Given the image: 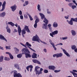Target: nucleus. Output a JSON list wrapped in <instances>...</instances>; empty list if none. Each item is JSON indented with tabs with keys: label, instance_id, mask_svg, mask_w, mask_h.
Returning <instances> with one entry per match:
<instances>
[{
	"label": "nucleus",
	"instance_id": "nucleus-1",
	"mask_svg": "<svg viewBox=\"0 0 77 77\" xmlns=\"http://www.w3.org/2000/svg\"><path fill=\"white\" fill-rule=\"evenodd\" d=\"M22 52H24L25 55V57L26 58H28L29 57H31V55L29 54L30 52L29 50L27 49H26L25 48H23L22 49Z\"/></svg>",
	"mask_w": 77,
	"mask_h": 77
},
{
	"label": "nucleus",
	"instance_id": "nucleus-2",
	"mask_svg": "<svg viewBox=\"0 0 77 77\" xmlns=\"http://www.w3.org/2000/svg\"><path fill=\"white\" fill-rule=\"evenodd\" d=\"M39 68H40L38 66H36L35 67V71L36 72V74H38V75H39V74H42V71H43V69L41 68L40 69V71L39 70Z\"/></svg>",
	"mask_w": 77,
	"mask_h": 77
},
{
	"label": "nucleus",
	"instance_id": "nucleus-3",
	"mask_svg": "<svg viewBox=\"0 0 77 77\" xmlns=\"http://www.w3.org/2000/svg\"><path fill=\"white\" fill-rule=\"evenodd\" d=\"M44 23H45L43 24L44 26H42L43 29H47V24H48V21L47 19L45 18L44 19V20L43 21Z\"/></svg>",
	"mask_w": 77,
	"mask_h": 77
},
{
	"label": "nucleus",
	"instance_id": "nucleus-4",
	"mask_svg": "<svg viewBox=\"0 0 77 77\" xmlns=\"http://www.w3.org/2000/svg\"><path fill=\"white\" fill-rule=\"evenodd\" d=\"M20 44L21 45H23L24 47H26V46H29V47H32V45L31 44H30L28 42H27L25 44V45H24L23 44L20 43Z\"/></svg>",
	"mask_w": 77,
	"mask_h": 77
},
{
	"label": "nucleus",
	"instance_id": "nucleus-5",
	"mask_svg": "<svg viewBox=\"0 0 77 77\" xmlns=\"http://www.w3.org/2000/svg\"><path fill=\"white\" fill-rule=\"evenodd\" d=\"M32 41H39V37L37 35H36L35 36L33 37Z\"/></svg>",
	"mask_w": 77,
	"mask_h": 77
},
{
	"label": "nucleus",
	"instance_id": "nucleus-6",
	"mask_svg": "<svg viewBox=\"0 0 77 77\" xmlns=\"http://www.w3.org/2000/svg\"><path fill=\"white\" fill-rule=\"evenodd\" d=\"M6 3V1L4 2L3 4L2 5V9L0 10L1 12H2V11H3L5 10Z\"/></svg>",
	"mask_w": 77,
	"mask_h": 77
},
{
	"label": "nucleus",
	"instance_id": "nucleus-7",
	"mask_svg": "<svg viewBox=\"0 0 77 77\" xmlns=\"http://www.w3.org/2000/svg\"><path fill=\"white\" fill-rule=\"evenodd\" d=\"M30 68V72H31L32 70V68H33V66L30 65L27 66L26 67V69L28 71H29V68Z\"/></svg>",
	"mask_w": 77,
	"mask_h": 77
},
{
	"label": "nucleus",
	"instance_id": "nucleus-8",
	"mask_svg": "<svg viewBox=\"0 0 77 77\" xmlns=\"http://www.w3.org/2000/svg\"><path fill=\"white\" fill-rule=\"evenodd\" d=\"M17 6L16 5H14L11 7V8L12 9L11 10L13 12H14L16 9H17Z\"/></svg>",
	"mask_w": 77,
	"mask_h": 77
},
{
	"label": "nucleus",
	"instance_id": "nucleus-9",
	"mask_svg": "<svg viewBox=\"0 0 77 77\" xmlns=\"http://www.w3.org/2000/svg\"><path fill=\"white\" fill-rule=\"evenodd\" d=\"M32 61L33 62L35 63H37V64H38L39 65H41V64L40 62L38 60H37L33 59L32 60Z\"/></svg>",
	"mask_w": 77,
	"mask_h": 77
},
{
	"label": "nucleus",
	"instance_id": "nucleus-10",
	"mask_svg": "<svg viewBox=\"0 0 77 77\" xmlns=\"http://www.w3.org/2000/svg\"><path fill=\"white\" fill-rule=\"evenodd\" d=\"M37 54L35 53H33V54L32 55V57L33 59H37Z\"/></svg>",
	"mask_w": 77,
	"mask_h": 77
},
{
	"label": "nucleus",
	"instance_id": "nucleus-11",
	"mask_svg": "<svg viewBox=\"0 0 77 77\" xmlns=\"http://www.w3.org/2000/svg\"><path fill=\"white\" fill-rule=\"evenodd\" d=\"M48 68L49 69L54 71L55 68H56V67H55V66H48Z\"/></svg>",
	"mask_w": 77,
	"mask_h": 77
},
{
	"label": "nucleus",
	"instance_id": "nucleus-12",
	"mask_svg": "<svg viewBox=\"0 0 77 77\" xmlns=\"http://www.w3.org/2000/svg\"><path fill=\"white\" fill-rule=\"evenodd\" d=\"M5 53L6 54H7L9 55L10 58L11 59H14V57H13V56L12 55V54H11V53L8 52H6Z\"/></svg>",
	"mask_w": 77,
	"mask_h": 77
},
{
	"label": "nucleus",
	"instance_id": "nucleus-13",
	"mask_svg": "<svg viewBox=\"0 0 77 77\" xmlns=\"http://www.w3.org/2000/svg\"><path fill=\"white\" fill-rule=\"evenodd\" d=\"M63 51L64 54H65L67 56H68V57H70V55H69L68 53L66 52V51L65 50L63 49Z\"/></svg>",
	"mask_w": 77,
	"mask_h": 77
},
{
	"label": "nucleus",
	"instance_id": "nucleus-14",
	"mask_svg": "<svg viewBox=\"0 0 77 77\" xmlns=\"http://www.w3.org/2000/svg\"><path fill=\"white\" fill-rule=\"evenodd\" d=\"M0 39L2 40H4L6 42H7V40L5 38V37L2 35H0Z\"/></svg>",
	"mask_w": 77,
	"mask_h": 77
},
{
	"label": "nucleus",
	"instance_id": "nucleus-15",
	"mask_svg": "<svg viewBox=\"0 0 77 77\" xmlns=\"http://www.w3.org/2000/svg\"><path fill=\"white\" fill-rule=\"evenodd\" d=\"M18 31L19 33V35H21V27H20V25H19L18 26Z\"/></svg>",
	"mask_w": 77,
	"mask_h": 77
},
{
	"label": "nucleus",
	"instance_id": "nucleus-16",
	"mask_svg": "<svg viewBox=\"0 0 77 77\" xmlns=\"http://www.w3.org/2000/svg\"><path fill=\"white\" fill-rule=\"evenodd\" d=\"M6 15V13L5 12H3L1 14H0V17H5V16Z\"/></svg>",
	"mask_w": 77,
	"mask_h": 77
},
{
	"label": "nucleus",
	"instance_id": "nucleus-17",
	"mask_svg": "<svg viewBox=\"0 0 77 77\" xmlns=\"http://www.w3.org/2000/svg\"><path fill=\"white\" fill-rule=\"evenodd\" d=\"M24 29H25V30L27 32H28V33H30V30L27 26H25Z\"/></svg>",
	"mask_w": 77,
	"mask_h": 77
},
{
	"label": "nucleus",
	"instance_id": "nucleus-18",
	"mask_svg": "<svg viewBox=\"0 0 77 77\" xmlns=\"http://www.w3.org/2000/svg\"><path fill=\"white\" fill-rule=\"evenodd\" d=\"M39 14L40 15V16L41 17V18L42 20H43L44 18V19H45V18H45V16H44V15L43 14L41 13H39Z\"/></svg>",
	"mask_w": 77,
	"mask_h": 77
},
{
	"label": "nucleus",
	"instance_id": "nucleus-19",
	"mask_svg": "<svg viewBox=\"0 0 77 77\" xmlns=\"http://www.w3.org/2000/svg\"><path fill=\"white\" fill-rule=\"evenodd\" d=\"M18 75V73H17V72L16 71H14V77H17Z\"/></svg>",
	"mask_w": 77,
	"mask_h": 77
},
{
	"label": "nucleus",
	"instance_id": "nucleus-20",
	"mask_svg": "<svg viewBox=\"0 0 77 77\" xmlns=\"http://www.w3.org/2000/svg\"><path fill=\"white\" fill-rule=\"evenodd\" d=\"M57 54V58L61 57H62V56L63 55V54L61 53H60L59 54Z\"/></svg>",
	"mask_w": 77,
	"mask_h": 77
},
{
	"label": "nucleus",
	"instance_id": "nucleus-21",
	"mask_svg": "<svg viewBox=\"0 0 77 77\" xmlns=\"http://www.w3.org/2000/svg\"><path fill=\"white\" fill-rule=\"evenodd\" d=\"M14 66L17 68V69H20V66H19V65H18L17 64H15L14 65Z\"/></svg>",
	"mask_w": 77,
	"mask_h": 77
},
{
	"label": "nucleus",
	"instance_id": "nucleus-22",
	"mask_svg": "<svg viewBox=\"0 0 77 77\" xmlns=\"http://www.w3.org/2000/svg\"><path fill=\"white\" fill-rule=\"evenodd\" d=\"M6 29H7V31L8 32V33H11V29H10V28H9L8 26H7Z\"/></svg>",
	"mask_w": 77,
	"mask_h": 77
},
{
	"label": "nucleus",
	"instance_id": "nucleus-23",
	"mask_svg": "<svg viewBox=\"0 0 77 77\" xmlns=\"http://www.w3.org/2000/svg\"><path fill=\"white\" fill-rule=\"evenodd\" d=\"M72 18H71L69 22L68 23L70 24V25H72L73 24V20L72 19Z\"/></svg>",
	"mask_w": 77,
	"mask_h": 77
},
{
	"label": "nucleus",
	"instance_id": "nucleus-24",
	"mask_svg": "<svg viewBox=\"0 0 77 77\" xmlns=\"http://www.w3.org/2000/svg\"><path fill=\"white\" fill-rule=\"evenodd\" d=\"M15 48L14 51L15 53L16 54H18V52H19V49L16 48Z\"/></svg>",
	"mask_w": 77,
	"mask_h": 77
},
{
	"label": "nucleus",
	"instance_id": "nucleus-25",
	"mask_svg": "<svg viewBox=\"0 0 77 77\" xmlns=\"http://www.w3.org/2000/svg\"><path fill=\"white\" fill-rule=\"evenodd\" d=\"M53 26L54 27H57L58 26V24L57 23L54 22L53 24Z\"/></svg>",
	"mask_w": 77,
	"mask_h": 77
},
{
	"label": "nucleus",
	"instance_id": "nucleus-26",
	"mask_svg": "<svg viewBox=\"0 0 77 77\" xmlns=\"http://www.w3.org/2000/svg\"><path fill=\"white\" fill-rule=\"evenodd\" d=\"M72 35L73 36H75L76 35V33H75V31L74 30H72L71 32Z\"/></svg>",
	"mask_w": 77,
	"mask_h": 77
},
{
	"label": "nucleus",
	"instance_id": "nucleus-27",
	"mask_svg": "<svg viewBox=\"0 0 77 77\" xmlns=\"http://www.w3.org/2000/svg\"><path fill=\"white\" fill-rule=\"evenodd\" d=\"M4 57L3 56H2L0 57V62H2L3 61V59Z\"/></svg>",
	"mask_w": 77,
	"mask_h": 77
},
{
	"label": "nucleus",
	"instance_id": "nucleus-28",
	"mask_svg": "<svg viewBox=\"0 0 77 77\" xmlns=\"http://www.w3.org/2000/svg\"><path fill=\"white\" fill-rule=\"evenodd\" d=\"M58 33V31L57 30L55 31L52 32V34L53 35H57Z\"/></svg>",
	"mask_w": 77,
	"mask_h": 77
},
{
	"label": "nucleus",
	"instance_id": "nucleus-29",
	"mask_svg": "<svg viewBox=\"0 0 77 77\" xmlns=\"http://www.w3.org/2000/svg\"><path fill=\"white\" fill-rule=\"evenodd\" d=\"M8 24H10L11 26H14V24L12 22H9L8 23Z\"/></svg>",
	"mask_w": 77,
	"mask_h": 77
},
{
	"label": "nucleus",
	"instance_id": "nucleus-30",
	"mask_svg": "<svg viewBox=\"0 0 77 77\" xmlns=\"http://www.w3.org/2000/svg\"><path fill=\"white\" fill-rule=\"evenodd\" d=\"M48 28L50 30H51V25L50 24H49L48 25Z\"/></svg>",
	"mask_w": 77,
	"mask_h": 77
},
{
	"label": "nucleus",
	"instance_id": "nucleus-31",
	"mask_svg": "<svg viewBox=\"0 0 77 77\" xmlns=\"http://www.w3.org/2000/svg\"><path fill=\"white\" fill-rule=\"evenodd\" d=\"M4 60H7V61H9L10 60V58L5 57L4 58Z\"/></svg>",
	"mask_w": 77,
	"mask_h": 77
},
{
	"label": "nucleus",
	"instance_id": "nucleus-32",
	"mask_svg": "<svg viewBox=\"0 0 77 77\" xmlns=\"http://www.w3.org/2000/svg\"><path fill=\"white\" fill-rule=\"evenodd\" d=\"M17 57L18 58H21V57H22V54H20L17 55Z\"/></svg>",
	"mask_w": 77,
	"mask_h": 77
},
{
	"label": "nucleus",
	"instance_id": "nucleus-33",
	"mask_svg": "<svg viewBox=\"0 0 77 77\" xmlns=\"http://www.w3.org/2000/svg\"><path fill=\"white\" fill-rule=\"evenodd\" d=\"M28 4H29V2H28V1H26L24 4H23V6H26V5H28Z\"/></svg>",
	"mask_w": 77,
	"mask_h": 77
},
{
	"label": "nucleus",
	"instance_id": "nucleus-34",
	"mask_svg": "<svg viewBox=\"0 0 77 77\" xmlns=\"http://www.w3.org/2000/svg\"><path fill=\"white\" fill-rule=\"evenodd\" d=\"M71 47L72 50H75V49L76 48V47L75 46V45H72L71 46Z\"/></svg>",
	"mask_w": 77,
	"mask_h": 77
},
{
	"label": "nucleus",
	"instance_id": "nucleus-35",
	"mask_svg": "<svg viewBox=\"0 0 77 77\" xmlns=\"http://www.w3.org/2000/svg\"><path fill=\"white\" fill-rule=\"evenodd\" d=\"M41 6L39 5H38L37 6V8L38 9V10L39 11H41V9H40V8Z\"/></svg>",
	"mask_w": 77,
	"mask_h": 77
},
{
	"label": "nucleus",
	"instance_id": "nucleus-36",
	"mask_svg": "<svg viewBox=\"0 0 77 77\" xmlns=\"http://www.w3.org/2000/svg\"><path fill=\"white\" fill-rule=\"evenodd\" d=\"M72 20H73V21H74L75 22H77V17L75 19L72 18Z\"/></svg>",
	"mask_w": 77,
	"mask_h": 77
},
{
	"label": "nucleus",
	"instance_id": "nucleus-37",
	"mask_svg": "<svg viewBox=\"0 0 77 77\" xmlns=\"http://www.w3.org/2000/svg\"><path fill=\"white\" fill-rule=\"evenodd\" d=\"M22 34H26V30L23 29L22 32Z\"/></svg>",
	"mask_w": 77,
	"mask_h": 77
},
{
	"label": "nucleus",
	"instance_id": "nucleus-38",
	"mask_svg": "<svg viewBox=\"0 0 77 77\" xmlns=\"http://www.w3.org/2000/svg\"><path fill=\"white\" fill-rule=\"evenodd\" d=\"M49 42H50V44H51L52 45H54V43L53 42H52V41L51 40H49Z\"/></svg>",
	"mask_w": 77,
	"mask_h": 77
},
{
	"label": "nucleus",
	"instance_id": "nucleus-39",
	"mask_svg": "<svg viewBox=\"0 0 77 77\" xmlns=\"http://www.w3.org/2000/svg\"><path fill=\"white\" fill-rule=\"evenodd\" d=\"M5 48L7 49V50H8H8H11V46H6L5 47Z\"/></svg>",
	"mask_w": 77,
	"mask_h": 77
},
{
	"label": "nucleus",
	"instance_id": "nucleus-40",
	"mask_svg": "<svg viewBox=\"0 0 77 77\" xmlns=\"http://www.w3.org/2000/svg\"><path fill=\"white\" fill-rule=\"evenodd\" d=\"M77 8V7L75 5H72V8L73 9H74V8Z\"/></svg>",
	"mask_w": 77,
	"mask_h": 77
},
{
	"label": "nucleus",
	"instance_id": "nucleus-41",
	"mask_svg": "<svg viewBox=\"0 0 77 77\" xmlns=\"http://www.w3.org/2000/svg\"><path fill=\"white\" fill-rule=\"evenodd\" d=\"M17 77H22V75H21V74L18 73Z\"/></svg>",
	"mask_w": 77,
	"mask_h": 77
},
{
	"label": "nucleus",
	"instance_id": "nucleus-42",
	"mask_svg": "<svg viewBox=\"0 0 77 77\" xmlns=\"http://www.w3.org/2000/svg\"><path fill=\"white\" fill-rule=\"evenodd\" d=\"M44 72L45 73H48V71L47 69H45L44 71Z\"/></svg>",
	"mask_w": 77,
	"mask_h": 77
},
{
	"label": "nucleus",
	"instance_id": "nucleus-43",
	"mask_svg": "<svg viewBox=\"0 0 77 77\" xmlns=\"http://www.w3.org/2000/svg\"><path fill=\"white\" fill-rule=\"evenodd\" d=\"M28 48H29V49H30V50H32V51H35V50H34V49L32 48H31L29 47V46H28Z\"/></svg>",
	"mask_w": 77,
	"mask_h": 77
},
{
	"label": "nucleus",
	"instance_id": "nucleus-44",
	"mask_svg": "<svg viewBox=\"0 0 77 77\" xmlns=\"http://www.w3.org/2000/svg\"><path fill=\"white\" fill-rule=\"evenodd\" d=\"M39 21V20L38 19H36L35 20V23H38Z\"/></svg>",
	"mask_w": 77,
	"mask_h": 77
},
{
	"label": "nucleus",
	"instance_id": "nucleus-45",
	"mask_svg": "<svg viewBox=\"0 0 77 77\" xmlns=\"http://www.w3.org/2000/svg\"><path fill=\"white\" fill-rule=\"evenodd\" d=\"M73 4V3H70L69 4H68L69 6L70 7H72V4Z\"/></svg>",
	"mask_w": 77,
	"mask_h": 77
},
{
	"label": "nucleus",
	"instance_id": "nucleus-46",
	"mask_svg": "<svg viewBox=\"0 0 77 77\" xmlns=\"http://www.w3.org/2000/svg\"><path fill=\"white\" fill-rule=\"evenodd\" d=\"M52 46H53V48H54V50H57L56 48V47H55V46L54 45V44L52 45Z\"/></svg>",
	"mask_w": 77,
	"mask_h": 77
},
{
	"label": "nucleus",
	"instance_id": "nucleus-47",
	"mask_svg": "<svg viewBox=\"0 0 77 77\" xmlns=\"http://www.w3.org/2000/svg\"><path fill=\"white\" fill-rule=\"evenodd\" d=\"M50 34L51 36L52 37H54V36H53V35H54L53 34V32H52V33H50Z\"/></svg>",
	"mask_w": 77,
	"mask_h": 77
},
{
	"label": "nucleus",
	"instance_id": "nucleus-48",
	"mask_svg": "<svg viewBox=\"0 0 77 77\" xmlns=\"http://www.w3.org/2000/svg\"><path fill=\"white\" fill-rule=\"evenodd\" d=\"M34 27L35 28H36V27H37V23H35L34 25Z\"/></svg>",
	"mask_w": 77,
	"mask_h": 77
},
{
	"label": "nucleus",
	"instance_id": "nucleus-49",
	"mask_svg": "<svg viewBox=\"0 0 77 77\" xmlns=\"http://www.w3.org/2000/svg\"><path fill=\"white\" fill-rule=\"evenodd\" d=\"M73 75L75 77H77V74L76 73H73Z\"/></svg>",
	"mask_w": 77,
	"mask_h": 77
},
{
	"label": "nucleus",
	"instance_id": "nucleus-50",
	"mask_svg": "<svg viewBox=\"0 0 77 77\" xmlns=\"http://www.w3.org/2000/svg\"><path fill=\"white\" fill-rule=\"evenodd\" d=\"M60 70H55L54 71V72L55 73L59 72H60Z\"/></svg>",
	"mask_w": 77,
	"mask_h": 77
},
{
	"label": "nucleus",
	"instance_id": "nucleus-51",
	"mask_svg": "<svg viewBox=\"0 0 77 77\" xmlns=\"http://www.w3.org/2000/svg\"><path fill=\"white\" fill-rule=\"evenodd\" d=\"M68 38V37H63L62 38V39L63 40H65V39H67Z\"/></svg>",
	"mask_w": 77,
	"mask_h": 77
},
{
	"label": "nucleus",
	"instance_id": "nucleus-52",
	"mask_svg": "<svg viewBox=\"0 0 77 77\" xmlns=\"http://www.w3.org/2000/svg\"><path fill=\"white\" fill-rule=\"evenodd\" d=\"M24 17L25 18H28V17L26 14L24 15Z\"/></svg>",
	"mask_w": 77,
	"mask_h": 77
},
{
	"label": "nucleus",
	"instance_id": "nucleus-53",
	"mask_svg": "<svg viewBox=\"0 0 77 77\" xmlns=\"http://www.w3.org/2000/svg\"><path fill=\"white\" fill-rule=\"evenodd\" d=\"M20 18L21 20H23V16L22 15H21L20 16Z\"/></svg>",
	"mask_w": 77,
	"mask_h": 77
},
{
	"label": "nucleus",
	"instance_id": "nucleus-54",
	"mask_svg": "<svg viewBox=\"0 0 77 77\" xmlns=\"http://www.w3.org/2000/svg\"><path fill=\"white\" fill-rule=\"evenodd\" d=\"M40 41L42 42V43H43V44H47V43H45V42H42L41 40H40Z\"/></svg>",
	"mask_w": 77,
	"mask_h": 77
},
{
	"label": "nucleus",
	"instance_id": "nucleus-55",
	"mask_svg": "<svg viewBox=\"0 0 77 77\" xmlns=\"http://www.w3.org/2000/svg\"><path fill=\"white\" fill-rule=\"evenodd\" d=\"M29 18L31 21H32V20H33V18H32V17H31V16L29 17Z\"/></svg>",
	"mask_w": 77,
	"mask_h": 77
},
{
	"label": "nucleus",
	"instance_id": "nucleus-56",
	"mask_svg": "<svg viewBox=\"0 0 77 77\" xmlns=\"http://www.w3.org/2000/svg\"><path fill=\"white\" fill-rule=\"evenodd\" d=\"M47 13L50 14H51V12H49V11H48V9H47Z\"/></svg>",
	"mask_w": 77,
	"mask_h": 77
},
{
	"label": "nucleus",
	"instance_id": "nucleus-57",
	"mask_svg": "<svg viewBox=\"0 0 77 77\" xmlns=\"http://www.w3.org/2000/svg\"><path fill=\"white\" fill-rule=\"evenodd\" d=\"M69 17V16H68V17L65 16L64 17L66 19V20H67L68 19Z\"/></svg>",
	"mask_w": 77,
	"mask_h": 77
},
{
	"label": "nucleus",
	"instance_id": "nucleus-58",
	"mask_svg": "<svg viewBox=\"0 0 77 77\" xmlns=\"http://www.w3.org/2000/svg\"><path fill=\"white\" fill-rule=\"evenodd\" d=\"M53 57H57V54H54L53 55Z\"/></svg>",
	"mask_w": 77,
	"mask_h": 77
},
{
	"label": "nucleus",
	"instance_id": "nucleus-59",
	"mask_svg": "<svg viewBox=\"0 0 77 77\" xmlns=\"http://www.w3.org/2000/svg\"><path fill=\"white\" fill-rule=\"evenodd\" d=\"M19 14L20 15H22V11H19Z\"/></svg>",
	"mask_w": 77,
	"mask_h": 77
},
{
	"label": "nucleus",
	"instance_id": "nucleus-60",
	"mask_svg": "<svg viewBox=\"0 0 77 77\" xmlns=\"http://www.w3.org/2000/svg\"><path fill=\"white\" fill-rule=\"evenodd\" d=\"M0 49H1V50H4V49H3V48L1 46H0Z\"/></svg>",
	"mask_w": 77,
	"mask_h": 77
},
{
	"label": "nucleus",
	"instance_id": "nucleus-61",
	"mask_svg": "<svg viewBox=\"0 0 77 77\" xmlns=\"http://www.w3.org/2000/svg\"><path fill=\"white\" fill-rule=\"evenodd\" d=\"M75 52L76 53H77V48L76 49H74Z\"/></svg>",
	"mask_w": 77,
	"mask_h": 77
},
{
	"label": "nucleus",
	"instance_id": "nucleus-62",
	"mask_svg": "<svg viewBox=\"0 0 77 77\" xmlns=\"http://www.w3.org/2000/svg\"><path fill=\"white\" fill-rule=\"evenodd\" d=\"M44 50L45 53H47V49H44Z\"/></svg>",
	"mask_w": 77,
	"mask_h": 77
},
{
	"label": "nucleus",
	"instance_id": "nucleus-63",
	"mask_svg": "<svg viewBox=\"0 0 77 77\" xmlns=\"http://www.w3.org/2000/svg\"><path fill=\"white\" fill-rule=\"evenodd\" d=\"M66 2H71V0H65Z\"/></svg>",
	"mask_w": 77,
	"mask_h": 77
},
{
	"label": "nucleus",
	"instance_id": "nucleus-64",
	"mask_svg": "<svg viewBox=\"0 0 77 77\" xmlns=\"http://www.w3.org/2000/svg\"><path fill=\"white\" fill-rule=\"evenodd\" d=\"M73 3H75V4L76 3V2H75V1L74 0L73 1Z\"/></svg>",
	"mask_w": 77,
	"mask_h": 77
}]
</instances>
